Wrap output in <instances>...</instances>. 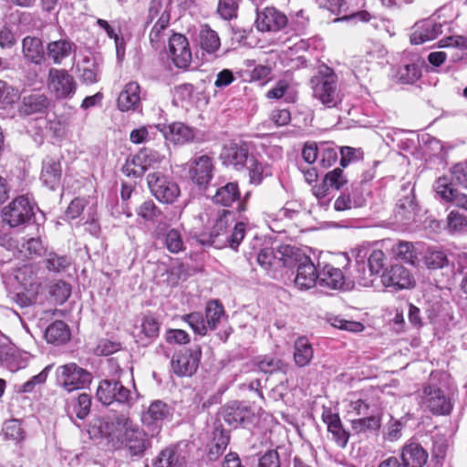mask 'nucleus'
<instances>
[{
    "instance_id": "f257e3e1",
    "label": "nucleus",
    "mask_w": 467,
    "mask_h": 467,
    "mask_svg": "<svg viewBox=\"0 0 467 467\" xmlns=\"http://www.w3.org/2000/svg\"><path fill=\"white\" fill-rule=\"evenodd\" d=\"M310 85L313 97L325 107L336 108L342 101V94L338 88V78L335 71L322 65L311 78Z\"/></svg>"
},
{
    "instance_id": "f03ea898",
    "label": "nucleus",
    "mask_w": 467,
    "mask_h": 467,
    "mask_svg": "<svg viewBox=\"0 0 467 467\" xmlns=\"http://www.w3.org/2000/svg\"><path fill=\"white\" fill-rule=\"evenodd\" d=\"M119 432L120 449L130 456H141L150 446L146 432L130 418L119 417Z\"/></svg>"
},
{
    "instance_id": "7ed1b4c3",
    "label": "nucleus",
    "mask_w": 467,
    "mask_h": 467,
    "mask_svg": "<svg viewBox=\"0 0 467 467\" xmlns=\"http://www.w3.org/2000/svg\"><path fill=\"white\" fill-rule=\"evenodd\" d=\"M57 385L67 392L82 389L92 381V375L76 363L58 366L56 370Z\"/></svg>"
},
{
    "instance_id": "20e7f679",
    "label": "nucleus",
    "mask_w": 467,
    "mask_h": 467,
    "mask_svg": "<svg viewBox=\"0 0 467 467\" xmlns=\"http://www.w3.org/2000/svg\"><path fill=\"white\" fill-rule=\"evenodd\" d=\"M147 182L152 195L161 202L173 203L180 196L178 184L159 171L149 173Z\"/></svg>"
},
{
    "instance_id": "39448f33",
    "label": "nucleus",
    "mask_w": 467,
    "mask_h": 467,
    "mask_svg": "<svg viewBox=\"0 0 467 467\" xmlns=\"http://www.w3.org/2000/svg\"><path fill=\"white\" fill-rule=\"evenodd\" d=\"M420 405L423 410L434 415H448L452 410L451 399L435 385L423 388Z\"/></svg>"
},
{
    "instance_id": "423d86ee",
    "label": "nucleus",
    "mask_w": 467,
    "mask_h": 467,
    "mask_svg": "<svg viewBox=\"0 0 467 467\" xmlns=\"http://www.w3.org/2000/svg\"><path fill=\"white\" fill-rule=\"evenodd\" d=\"M34 206L24 195L14 199L2 210L3 221L10 227L27 223L34 216Z\"/></svg>"
},
{
    "instance_id": "0eeeda50",
    "label": "nucleus",
    "mask_w": 467,
    "mask_h": 467,
    "mask_svg": "<svg viewBox=\"0 0 467 467\" xmlns=\"http://www.w3.org/2000/svg\"><path fill=\"white\" fill-rule=\"evenodd\" d=\"M292 253V266L296 267L295 285L301 290H307L317 285V270L311 259L300 253Z\"/></svg>"
},
{
    "instance_id": "6e6552de",
    "label": "nucleus",
    "mask_w": 467,
    "mask_h": 467,
    "mask_svg": "<svg viewBox=\"0 0 467 467\" xmlns=\"http://www.w3.org/2000/svg\"><path fill=\"white\" fill-rule=\"evenodd\" d=\"M202 357L199 345L175 353L171 361L172 371L179 377L192 376L197 369Z\"/></svg>"
},
{
    "instance_id": "1a4fd4ad",
    "label": "nucleus",
    "mask_w": 467,
    "mask_h": 467,
    "mask_svg": "<svg viewBox=\"0 0 467 467\" xmlns=\"http://www.w3.org/2000/svg\"><path fill=\"white\" fill-rule=\"evenodd\" d=\"M47 87L57 99H67L76 93L77 83L67 70L51 67L48 71Z\"/></svg>"
},
{
    "instance_id": "9d476101",
    "label": "nucleus",
    "mask_w": 467,
    "mask_h": 467,
    "mask_svg": "<svg viewBox=\"0 0 467 467\" xmlns=\"http://www.w3.org/2000/svg\"><path fill=\"white\" fill-rule=\"evenodd\" d=\"M160 134L173 145L182 146L194 141L196 130L183 122L175 121L169 125L160 124Z\"/></svg>"
},
{
    "instance_id": "9b49d317",
    "label": "nucleus",
    "mask_w": 467,
    "mask_h": 467,
    "mask_svg": "<svg viewBox=\"0 0 467 467\" xmlns=\"http://www.w3.org/2000/svg\"><path fill=\"white\" fill-rule=\"evenodd\" d=\"M213 158L206 154L194 157L189 162L190 178L200 188L208 185L213 178Z\"/></svg>"
},
{
    "instance_id": "f8f14e48",
    "label": "nucleus",
    "mask_w": 467,
    "mask_h": 467,
    "mask_svg": "<svg viewBox=\"0 0 467 467\" xmlns=\"http://www.w3.org/2000/svg\"><path fill=\"white\" fill-rule=\"evenodd\" d=\"M385 254L381 250H373L368 259V270L365 262L357 263V271L358 275L356 276L359 285L363 286L371 285L373 283V275L380 273L385 265Z\"/></svg>"
},
{
    "instance_id": "ddd939ff",
    "label": "nucleus",
    "mask_w": 467,
    "mask_h": 467,
    "mask_svg": "<svg viewBox=\"0 0 467 467\" xmlns=\"http://www.w3.org/2000/svg\"><path fill=\"white\" fill-rule=\"evenodd\" d=\"M384 286L395 291L409 289L414 286L415 280L410 272L401 265H394L381 275Z\"/></svg>"
},
{
    "instance_id": "4468645a",
    "label": "nucleus",
    "mask_w": 467,
    "mask_h": 467,
    "mask_svg": "<svg viewBox=\"0 0 467 467\" xmlns=\"http://www.w3.org/2000/svg\"><path fill=\"white\" fill-rule=\"evenodd\" d=\"M220 158L223 165L233 166L239 171L249 160V148L245 142H231L223 146Z\"/></svg>"
},
{
    "instance_id": "2eb2a0df",
    "label": "nucleus",
    "mask_w": 467,
    "mask_h": 467,
    "mask_svg": "<svg viewBox=\"0 0 467 467\" xmlns=\"http://www.w3.org/2000/svg\"><path fill=\"white\" fill-rule=\"evenodd\" d=\"M169 55L179 68H186L192 61V52L188 39L182 34H174L169 38Z\"/></svg>"
},
{
    "instance_id": "dca6fc26",
    "label": "nucleus",
    "mask_w": 467,
    "mask_h": 467,
    "mask_svg": "<svg viewBox=\"0 0 467 467\" xmlns=\"http://www.w3.org/2000/svg\"><path fill=\"white\" fill-rule=\"evenodd\" d=\"M255 25L262 32L278 31L285 27L287 17L275 7H265L257 12Z\"/></svg>"
},
{
    "instance_id": "f3484780",
    "label": "nucleus",
    "mask_w": 467,
    "mask_h": 467,
    "mask_svg": "<svg viewBox=\"0 0 467 467\" xmlns=\"http://www.w3.org/2000/svg\"><path fill=\"white\" fill-rule=\"evenodd\" d=\"M290 249L285 248V253H275L273 248L261 249L257 254L258 264L265 270H275L280 267H291L293 264L292 254H288Z\"/></svg>"
},
{
    "instance_id": "a211bd4d",
    "label": "nucleus",
    "mask_w": 467,
    "mask_h": 467,
    "mask_svg": "<svg viewBox=\"0 0 467 467\" xmlns=\"http://www.w3.org/2000/svg\"><path fill=\"white\" fill-rule=\"evenodd\" d=\"M322 420L327 424V431L332 435L333 441L340 447L345 448L349 440V432L345 430L339 415L330 409H324Z\"/></svg>"
},
{
    "instance_id": "6ab92c4d",
    "label": "nucleus",
    "mask_w": 467,
    "mask_h": 467,
    "mask_svg": "<svg viewBox=\"0 0 467 467\" xmlns=\"http://www.w3.org/2000/svg\"><path fill=\"white\" fill-rule=\"evenodd\" d=\"M171 416V409L161 400L152 401L142 413L141 420L148 426L160 429L163 421Z\"/></svg>"
},
{
    "instance_id": "aec40b11",
    "label": "nucleus",
    "mask_w": 467,
    "mask_h": 467,
    "mask_svg": "<svg viewBox=\"0 0 467 467\" xmlns=\"http://www.w3.org/2000/svg\"><path fill=\"white\" fill-rule=\"evenodd\" d=\"M160 323L154 317L145 316L140 325L135 327L134 337L136 342L143 347L148 346L159 336Z\"/></svg>"
},
{
    "instance_id": "412c9836",
    "label": "nucleus",
    "mask_w": 467,
    "mask_h": 467,
    "mask_svg": "<svg viewBox=\"0 0 467 467\" xmlns=\"http://www.w3.org/2000/svg\"><path fill=\"white\" fill-rule=\"evenodd\" d=\"M400 458L404 467H422L427 462L428 453L420 443L409 441L401 449Z\"/></svg>"
},
{
    "instance_id": "4be33fe9",
    "label": "nucleus",
    "mask_w": 467,
    "mask_h": 467,
    "mask_svg": "<svg viewBox=\"0 0 467 467\" xmlns=\"http://www.w3.org/2000/svg\"><path fill=\"white\" fill-rule=\"evenodd\" d=\"M22 53L25 59L35 65H41L46 60V49L42 40L36 36H26L22 41Z\"/></svg>"
},
{
    "instance_id": "5701e85b",
    "label": "nucleus",
    "mask_w": 467,
    "mask_h": 467,
    "mask_svg": "<svg viewBox=\"0 0 467 467\" xmlns=\"http://www.w3.org/2000/svg\"><path fill=\"white\" fill-rule=\"evenodd\" d=\"M62 168L59 160L47 157L43 161L40 179L50 190H56L61 181Z\"/></svg>"
},
{
    "instance_id": "b1692460",
    "label": "nucleus",
    "mask_w": 467,
    "mask_h": 467,
    "mask_svg": "<svg viewBox=\"0 0 467 467\" xmlns=\"http://www.w3.org/2000/svg\"><path fill=\"white\" fill-rule=\"evenodd\" d=\"M76 45L68 38H61L50 41L47 45L46 52L53 64L60 65L64 59L67 58L75 51Z\"/></svg>"
},
{
    "instance_id": "393cba45",
    "label": "nucleus",
    "mask_w": 467,
    "mask_h": 467,
    "mask_svg": "<svg viewBox=\"0 0 467 467\" xmlns=\"http://www.w3.org/2000/svg\"><path fill=\"white\" fill-rule=\"evenodd\" d=\"M253 416L254 413L248 406L237 401L225 406L223 412V420L234 427L250 421Z\"/></svg>"
},
{
    "instance_id": "a878e982",
    "label": "nucleus",
    "mask_w": 467,
    "mask_h": 467,
    "mask_svg": "<svg viewBox=\"0 0 467 467\" xmlns=\"http://www.w3.org/2000/svg\"><path fill=\"white\" fill-rule=\"evenodd\" d=\"M441 27V24L431 20L422 21L416 25V28L411 34L410 41L413 45H420L431 41L442 33Z\"/></svg>"
},
{
    "instance_id": "bb28decb",
    "label": "nucleus",
    "mask_w": 467,
    "mask_h": 467,
    "mask_svg": "<svg viewBox=\"0 0 467 467\" xmlns=\"http://www.w3.org/2000/svg\"><path fill=\"white\" fill-rule=\"evenodd\" d=\"M317 285L322 288L341 289L345 285V276L339 268L327 265L317 272Z\"/></svg>"
},
{
    "instance_id": "cd10ccee",
    "label": "nucleus",
    "mask_w": 467,
    "mask_h": 467,
    "mask_svg": "<svg viewBox=\"0 0 467 467\" xmlns=\"http://www.w3.org/2000/svg\"><path fill=\"white\" fill-rule=\"evenodd\" d=\"M140 105V88L137 82H130L119 94V110H136Z\"/></svg>"
},
{
    "instance_id": "c85d7f7f",
    "label": "nucleus",
    "mask_w": 467,
    "mask_h": 467,
    "mask_svg": "<svg viewBox=\"0 0 467 467\" xmlns=\"http://www.w3.org/2000/svg\"><path fill=\"white\" fill-rule=\"evenodd\" d=\"M116 421L117 419L115 417L103 416L93 423L89 433L106 439L109 443L112 442V447H114L117 431Z\"/></svg>"
},
{
    "instance_id": "c756f323",
    "label": "nucleus",
    "mask_w": 467,
    "mask_h": 467,
    "mask_svg": "<svg viewBox=\"0 0 467 467\" xmlns=\"http://www.w3.org/2000/svg\"><path fill=\"white\" fill-rule=\"evenodd\" d=\"M91 397L87 393H81L78 398L71 399L67 401L66 411L70 419L74 417L78 420H84L90 411Z\"/></svg>"
},
{
    "instance_id": "7c9ffc66",
    "label": "nucleus",
    "mask_w": 467,
    "mask_h": 467,
    "mask_svg": "<svg viewBox=\"0 0 467 467\" xmlns=\"http://www.w3.org/2000/svg\"><path fill=\"white\" fill-rule=\"evenodd\" d=\"M153 467H185V459L174 446H169L158 454L152 462Z\"/></svg>"
},
{
    "instance_id": "2f4dec72",
    "label": "nucleus",
    "mask_w": 467,
    "mask_h": 467,
    "mask_svg": "<svg viewBox=\"0 0 467 467\" xmlns=\"http://www.w3.org/2000/svg\"><path fill=\"white\" fill-rule=\"evenodd\" d=\"M241 200V192L236 182H228L217 189L213 197L216 204L230 207L234 202Z\"/></svg>"
},
{
    "instance_id": "473e14b6",
    "label": "nucleus",
    "mask_w": 467,
    "mask_h": 467,
    "mask_svg": "<svg viewBox=\"0 0 467 467\" xmlns=\"http://www.w3.org/2000/svg\"><path fill=\"white\" fill-rule=\"evenodd\" d=\"M440 47L451 49L450 56L453 61H458L467 57V38L462 36L444 37L439 42Z\"/></svg>"
},
{
    "instance_id": "72a5a7b5",
    "label": "nucleus",
    "mask_w": 467,
    "mask_h": 467,
    "mask_svg": "<svg viewBox=\"0 0 467 467\" xmlns=\"http://www.w3.org/2000/svg\"><path fill=\"white\" fill-rule=\"evenodd\" d=\"M314 357V349L305 337H298L294 343V360L296 366L304 368L310 364Z\"/></svg>"
},
{
    "instance_id": "f704fd0d",
    "label": "nucleus",
    "mask_w": 467,
    "mask_h": 467,
    "mask_svg": "<svg viewBox=\"0 0 467 467\" xmlns=\"http://www.w3.org/2000/svg\"><path fill=\"white\" fill-rule=\"evenodd\" d=\"M48 106L47 98L41 93H33L24 96L20 111L26 115L41 113L46 110Z\"/></svg>"
},
{
    "instance_id": "c9c22d12",
    "label": "nucleus",
    "mask_w": 467,
    "mask_h": 467,
    "mask_svg": "<svg viewBox=\"0 0 467 467\" xmlns=\"http://www.w3.org/2000/svg\"><path fill=\"white\" fill-rule=\"evenodd\" d=\"M424 61L417 57L411 63L401 66L398 72L397 78L400 82L404 84H412L416 82L421 76V67Z\"/></svg>"
},
{
    "instance_id": "e433bc0d",
    "label": "nucleus",
    "mask_w": 467,
    "mask_h": 467,
    "mask_svg": "<svg viewBox=\"0 0 467 467\" xmlns=\"http://www.w3.org/2000/svg\"><path fill=\"white\" fill-rule=\"evenodd\" d=\"M352 431L356 434H369L376 433L381 427V417L379 415H372L368 417H362L351 420Z\"/></svg>"
},
{
    "instance_id": "4c0bfd02",
    "label": "nucleus",
    "mask_w": 467,
    "mask_h": 467,
    "mask_svg": "<svg viewBox=\"0 0 467 467\" xmlns=\"http://www.w3.org/2000/svg\"><path fill=\"white\" fill-rule=\"evenodd\" d=\"M81 73L80 78L86 84L98 82L99 75V64L94 56L85 57L82 62L78 66Z\"/></svg>"
},
{
    "instance_id": "58836bf2",
    "label": "nucleus",
    "mask_w": 467,
    "mask_h": 467,
    "mask_svg": "<svg viewBox=\"0 0 467 467\" xmlns=\"http://www.w3.org/2000/svg\"><path fill=\"white\" fill-rule=\"evenodd\" d=\"M48 343L64 344L70 337L68 326L61 320H57L49 325L45 333Z\"/></svg>"
},
{
    "instance_id": "ea45409f",
    "label": "nucleus",
    "mask_w": 467,
    "mask_h": 467,
    "mask_svg": "<svg viewBox=\"0 0 467 467\" xmlns=\"http://www.w3.org/2000/svg\"><path fill=\"white\" fill-rule=\"evenodd\" d=\"M199 42L201 47L210 54L216 52L221 47L217 32L213 30L208 25L202 26L199 33Z\"/></svg>"
},
{
    "instance_id": "a19ab883",
    "label": "nucleus",
    "mask_w": 467,
    "mask_h": 467,
    "mask_svg": "<svg viewBox=\"0 0 467 467\" xmlns=\"http://www.w3.org/2000/svg\"><path fill=\"white\" fill-rule=\"evenodd\" d=\"M2 433L5 440L13 441L16 444L26 440V431L22 427V421L17 419L5 420L3 424Z\"/></svg>"
},
{
    "instance_id": "79ce46f5",
    "label": "nucleus",
    "mask_w": 467,
    "mask_h": 467,
    "mask_svg": "<svg viewBox=\"0 0 467 467\" xmlns=\"http://www.w3.org/2000/svg\"><path fill=\"white\" fill-rule=\"evenodd\" d=\"M16 279L26 290H36L38 287L36 272L32 265H25L18 268Z\"/></svg>"
},
{
    "instance_id": "37998d69",
    "label": "nucleus",
    "mask_w": 467,
    "mask_h": 467,
    "mask_svg": "<svg viewBox=\"0 0 467 467\" xmlns=\"http://www.w3.org/2000/svg\"><path fill=\"white\" fill-rule=\"evenodd\" d=\"M229 441L230 437L227 431L219 429L214 430L208 453L210 460H216L223 454L228 446Z\"/></svg>"
},
{
    "instance_id": "c03bdc74",
    "label": "nucleus",
    "mask_w": 467,
    "mask_h": 467,
    "mask_svg": "<svg viewBox=\"0 0 467 467\" xmlns=\"http://www.w3.org/2000/svg\"><path fill=\"white\" fill-rule=\"evenodd\" d=\"M97 398L105 406L112 404L117 400V380L104 379L100 381Z\"/></svg>"
},
{
    "instance_id": "a18cd8bd",
    "label": "nucleus",
    "mask_w": 467,
    "mask_h": 467,
    "mask_svg": "<svg viewBox=\"0 0 467 467\" xmlns=\"http://www.w3.org/2000/svg\"><path fill=\"white\" fill-rule=\"evenodd\" d=\"M71 258L67 255L59 254L55 252L46 254V267L50 272H66L71 265Z\"/></svg>"
},
{
    "instance_id": "49530a36",
    "label": "nucleus",
    "mask_w": 467,
    "mask_h": 467,
    "mask_svg": "<svg viewBox=\"0 0 467 467\" xmlns=\"http://www.w3.org/2000/svg\"><path fill=\"white\" fill-rule=\"evenodd\" d=\"M160 135V124L153 126H142L130 131V140L135 144L155 140Z\"/></svg>"
},
{
    "instance_id": "de8ad7c7",
    "label": "nucleus",
    "mask_w": 467,
    "mask_h": 467,
    "mask_svg": "<svg viewBox=\"0 0 467 467\" xmlns=\"http://www.w3.org/2000/svg\"><path fill=\"white\" fill-rule=\"evenodd\" d=\"M393 252L397 259H400L405 263L415 265L418 262V252L414 245L410 242H400Z\"/></svg>"
},
{
    "instance_id": "09e8293b",
    "label": "nucleus",
    "mask_w": 467,
    "mask_h": 467,
    "mask_svg": "<svg viewBox=\"0 0 467 467\" xmlns=\"http://www.w3.org/2000/svg\"><path fill=\"white\" fill-rule=\"evenodd\" d=\"M137 160L142 161L147 170L158 167L165 160V154L150 148H144L137 154Z\"/></svg>"
},
{
    "instance_id": "8fccbe9b",
    "label": "nucleus",
    "mask_w": 467,
    "mask_h": 467,
    "mask_svg": "<svg viewBox=\"0 0 467 467\" xmlns=\"http://www.w3.org/2000/svg\"><path fill=\"white\" fill-rule=\"evenodd\" d=\"M423 260L425 265L431 269L442 268L448 265V258L445 252L435 248H428Z\"/></svg>"
},
{
    "instance_id": "3c124183",
    "label": "nucleus",
    "mask_w": 467,
    "mask_h": 467,
    "mask_svg": "<svg viewBox=\"0 0 467 467\" xmlns=\"http://www.w3.org/2000/svg\"><path fill=\"white\" fill-rule=\"evenodd\" d=\"M48 292L56 304L62 305L69 297L71 294V287L65 281H55L49 285Z\"/></svg>"
},
{
    "instance_id": "603ef678",
    "label": "nucleus",
    "mask_w": 467,
    "mask_h": 467,
    "mask_svg": "<svg viewBox=\"0 0 467 467\" xmlns=\"http://www.w3.org/2000/svg\"><path fill=\"white\" fill-rule=\"evenodd\" d=\"M117 352V338L113 333L107 334L106 337H100L98 340L97 346L94 348L96 356L107 357Z\"/></svg>"
},
{
    "instance_id": "864d4df0",
    "label": "nucleus",
    "mask_w": 467,
    "mask_h": 467,
    "mask_svg": "<svg viewBox=\"0 0 467 467\" xmlns=\"http://www.w3.org/2000/svg\"><path fill=\"white\" fill-rule=\"evenodd\" d=\"M224 310L218 301H210L206 306L205 318L210 330H214L221 317L223 316Z\"/></svg>"
},
{
    "instance_id": "5fc2aeb1",
    "label": "nucleus",
    "mask_w": 467,
    "mask_h": 467,
    "mask_svg": "<svg viewBox=\"0 0 467 467\" xmlns=\"http://www.w3.org/2000/svg\"><path fill=\"white\" fill-rule=\"evenodd\" d=\"M447 230L451 233H467V216L459 211H451L447 216Z\"/></svg>"
},
{
    "instance_id": "6e6d98bb",
    "label": "nucleus",
    "mask_w": 467,
    "mask_h": 467,
    "mask_svg": "<svg viewBox=\"0 0 467 467\" xmlns=\"http://www.w3.org/2000/svg\"><path fill=\"white\" fill-rule=\"evenodd\" d=\"M234 220V212L226 209L222 210V212L219 213L218 218L213 228L212 236L219 237L220 235L226 234L228 227Z\"/></svg>"
},
{
    "instance_id": "4d7b16f0",
    "label": "nucleus",
    "mask_w": 467,
    "mask_h": 467,
    "mask_svg": "<svg viewBox=\"0 0 467 467\" xmlns=\"http://www.w3.org/2000/svg\"><path fill=\"white\" fill-rule=\"evenodd\" d=\"M365 202L366 201L362 196L351 198L348 194L342 193L336 199L334 208L337 211L342 212L352 208H360L365 205Z\"/></svg>"
},
{
    "instance_id": "13d9d810",
    "label": "nucleus",
    "mask_w": 467,
    "mask_h": 467,
    "mask_svg": "<svg viewBox=\"0 0 467 467\" xmlns=\"http://www.w3.org/2000/svg\"><path fill=\"white\" fill-rule=\"evenodd\" d=\"M183 320L186 321L194 333L204 336L207 334L209 327L206 321V318L199 312H193L188 315H185Z\"/></svg>"
},
{
    "instance_id": "bf43d9fd",
    "label": "nucleus",
    "mask_w": 467,
    "mask_h": 467,
    "mask_svg": "<svg viewBox=\"0 0 467 467\" xmlns=\"http://www.w3.org/2000/svg\"><path fill=\"white\" fill-rule=\"evenodd\" d=\"M169 22L170 14L167 11H163L150 33V40L153 46L157 47L158 43L162 39V33L167 28Z\"/></svg>"
},
{
    "instance_id": "052dcab7",
    "label": "nucleus",
    "mask_w": 467,
    "mask_h": 467,
    "mask_svg": "<svg viewBox=\"0 0 467 467\" xmlns=\"http://www.w3.org/2000/svg\"><path fill=\"white\" fill-rule=\"evenodd\" d=\"M217 14L223 19L230 21L237 17L238 1L237 0H219L217 5Z\"/></svg>"
},
{
    "instance_id": "680f3d73",
    "label": "nucleus",
    "mask_w": 467,
    "mask_h": 467,
    "mask_svg": "<svg viewBox=\"0 0 467 467\" xmlns=\"http://www.w3.org/2000/svg\"><path fill=\"white\" fill-rule=\"evenodd\" d=\"M453 182L446 176L440 177L435 182L436 193L444 201L450 202L453 199V193L456 189L453 188Z\"/></svg>"
},
{
    "instance_id": "e2e57ef3",
    "label": "nucleus",
    "mask_w": 467,
    "mask_h": 467,
    "mask_svg": "<svg viewBox=\"0 0 467 467\" xmlns=\"http://www.w3.org/2000/svg\"><path fill=\"white\" fill-rule=\"evenodd\" d=\"M137 214L145 221L153 222L159 219L161 212L151 200H149L137 209Z\"/></svg>"
},
{
    "instance_id": "0e129e2a",
    "label": "nucleus",
    "mask_w": 467,
    "mask_h": 467,
    "mask_svg": "<svg viewBox=\"0 0 467 467\" xmlns=\"http://www.w3.org/2000/svg\"><path fill=\"white\" fill-rule=\"evenodd\" d=\"M51 368V366H47L41 372L37 375L33 376L29 380L18 386V392L21 393H30L34 390L36 386L41 385L46 382L47 379L48 372Z\"/></svg>"
},
{
    "instance_id": "69168bd1",
    "label": "nucleus",
    "mask_w": 467,
    "mask_h": 467,
    "mask_svg": "<svg viewBox=\"0 0 467 467\" xmlns=\"http://www.w3.org/2000/svg\"><path fill=\"white\" fill-rule=\"evenodd\" d=\"M403 427L404 424L401 422V420L391 417L383 431L384 439L391 442L400 440L402 435L401 431Z\"/></svg>"
},
{
    "instance_id": "338daca9",
    "label": "nucleus",
    "mask_w": 467,
    "mask_h": 467,
    "mask_svg": "<svg viewBox=\"0 0 467 467\" xmlns=\"http://www.w3.org/2000/svg\"><path fill=\"white\" fill-rule=\"evenodd\" d=\"M165 246L173 254L179 253L184 249L182 235L178 230L171 229L165 234Z\"/></svg>"
},
{
    "instance_id": "774afa93",
    "label": "nucleus",
    "mask_w": 467,
    "mask_h": 467,
    "mask_svg": "<svg viewBox=\"0 0 467 467\" xmlns=\"http://www.w3.org/2000/svg\"><path fill=\"white\" fill-rule=\"evenodd\" d=\"M17 90L9 86L5 81L0 80V109H5L7 106L16 101Z\"/></svg>"
}]
</instances>
